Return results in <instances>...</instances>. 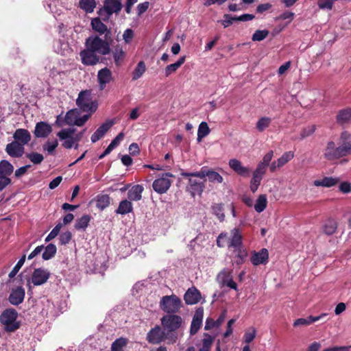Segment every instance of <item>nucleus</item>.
I'll use <instances>...</instances> for the list:
<instances>
[{
    "instance_id": "nucleus-31",
    "label": "nucleus",
    "mask_w": 351,
    "mask_h": 351,
    "mask_svg": "<svg viewBox=\"0 0 351 351\" xmlns=\"http://www.w3.org/2000/svg\"><path fill=\"white\" fill-rule=\"evenodd\" d=\"M95 205L100 210H103L110 204V197L107 194H99L96 196Z\"/></svg>"
},
{
    "instance_id": "nucleus-40",
    "label": "nucleus",
    "mask_w": 351,
    "mask_h": 351,
    "mask_svg": "<svg viewBox=\"0 0 351 351\" xmlns=\"http://www.w3.org/2000/svg\"><path fill=\"white\" fill-rule=\"evenodd\" d=\"M267 200L265 195H261L256 199L254 209L257 213L263 212L267 207Z\"/></svg>"
},
{
    "instance_id": "nucleus-2",
    "label": "nucleus",
    "mask_w": 351,
    "mask_h": 351,
    "mask_svg": "<svg viewBox=\"0 0 351 351\" xmlns=\"http://www.w3.org/2000/svg\"><path fill=\"white\" fill-rule=\"evenodd\" d=\"M18 313L13 308L5 309L0 315V323L4 326V329L8 332H13L18 330L21 324L16 322Z\"/></svg>"
},
{
    "instance_id": "nucleus-17",
    "label": "nucleus",
    "mask_w": 351,
    "mask_h": 351,
    "mask_svg": "<svg viewBox=\"0 0 351 351\" xmlns=\"http://www.w3.org/2000/svg\"><path fill=\"white\" fill-rule=\"evenodd\" d=\"M230 167L239 176L248 177L251 170L247 167H244L240 160L237 159H230L228 162Z\"/></svg>"
},
{
    "instance_id": "nucleus-41",
    "label": "nucleus",
    "mask_w": 351,
    "mask_h": 351,
    "mask_svg": "<svg viewBox=\"0 0 351 351\" xmlns=\"http://www.w3.org/2000/svg\"><path fill=\"white\" fill-rule=\"evenodd\" d=\"M14 170L13 166L7 160L0 162V175L8 176Z\"/></svg>"
},
{
    "instance_id": "nucleus-5",
    "label": "nucleus",
    "mask_w": 351,
    "mask_h": 351,
    "mask_svg": "<svg viewBox=\"0 0 351 351\" xmlns=\"http://www.w3.org/2000/svg\"><path fill=\"white\" fill-rule=\"evenodd\" d=\"M85 45L86 47L103 56L109 54L111 51L106 40H104L98 36H89L86 40Z\"/></svg>"
},
{
    "instance_id": "nucleus-28",
    "label": "nucleus",
    "mask_w": 351,
    "mask_h": 351,
    "mask_svg": "<svg viewBox=\"0 0 351 351\" xmlns=\"http://www.w3.org/2000/svg\"><path fill=\"white\" fill-rule=\"evenodd\" d=\"M327 316V313H322L318 316L310 315L307 318H299L294 321L293 326L298 327L300 326H308L317 321L322 319L323 317Z\"/></svg>"
},
{
    "instance_id": "nucleus-45",
    "label": "nucleus",
    "mask_w": 351,
    "mask_h": 351,
    "mask_svg": "<svg viewBox=\"0 0 351 351\" xmlns=\"http://www.w3.org/2000/svg\"><path fill=\"white\" fill-rule=\"evenodd\" d=\"M113 58L117 66L120 65V62L123 59L125 52L122 47L119 45H117L112 51Z\"/></svg>"
},
{
    "instance_id": "nucleus-55",
    "label": "nucleus",
    "mask_w": 351,
    "mask_h": 351,
    "mask_svg": "<svg viewBox=\"0 0 351 351\" xmlns=\"http://www.w3.org/2000/svg\"><path fill=\"white\" fill-rule=\"evenodd\" d=\"M228 233L221 232L217 238L216 244L219 247H224L227 245Z\"/></svg>"
},
{
    "instance_id": "nucleus-6",
    "label": "nucleus",
    "mask_w": 351,
    "mask_h": 351,
    "mask_svg": "<svg viewBox=\"0 0 351 351\" xmlns=\"http://www.w3.org/2000/svg\"><path fill=\"white\" fill-rule=\"evenodd\" d=\"M77 106L84 112H89L90 114L95 112L97 108L96 101H93L90 90H82L79 93L76 100Z\"/></svg>"
},
{
    "instance_id": "nucleus-9",
    "label": "nucleus",
    "mask_w": 351,
    "mask_h": 351,
    "mask_svg": "<svg viewBox=\"0 0 351 351\" xmlns=\"http://www.w3.org/2000/svg\"><path fill=\"white\" fill-rule=\"evenodd\" d=\"M172 177H173V175L171 173H163L160 178L153 182L152 187L154 190L159 194L166 193L171 185L172 182L169 178Z\"/></svg>"
},
{
    "instance_id": "nucleus-16",
    "label": "nucleus",
    "mask_w": 351,
    "mask_h": 351,
    "mask_svg": "<svg viewBox=\"0 0 351 351\" xmlns=\"http://www.w3.org/2000/svg\"><path fill=\"white\" fill-rule=\"evenodd\" d=\"M122 8V4L120 0H105L104 5V10L99 11V14L101 15L102 12H106L108 17L113 13H119Z\"/></svg>"
},
{
    "instance_id": "nucleus-51",
    "label": "nucleus",
    "mask_w": 351,
    "mask_h": 351,
    "mask_svg": "<svg viewBox=\"0 0 351 351\" xmlns=\"http://www.w3.org/2000/svg\"><path fill=\"white\" fill-rule=\"evenodd\" d=\"M25 261V255H23L19 259V261L17 262V263L14 267L12 270L9 273L8 276H9L10 278H14L17 274V273L19 272V269L23 265Z\"/></svg>"
},
{
    "instance_id": "nucleus-32",
    "label": "nucleus",
    "mask_w": 351,
    "mask_h": 351,
    "mask_svg": "<svg viewBox=\"0 0 351 351\" xmlns=\"http://www.w3.org/2000/svg\"><path fill=\"white\" fill-rule=\"evenodd\" d=\"M133 211V205L128 199H123L119 202L115 213L121 215H127Z\"/></svg>"
},
{
    "instance_id": "nucleus-18",
    "label": "nucleus",
    "mask_w": 351,
    "mask_h": 351,
    "mask_svg": "<svg viewBox=\"0 0 351 351\" xmlns=\"http://www.w3.org/2000/svg\"><path fill=\"white\" fill-rule=\"evenodd\" d=\"M203 315H204V309L202 307L198 308L195 313V315H193L191 324V328H190V334L191 335H195L198 330H199L202 324V319H203Z\"/></svg>"
},
{
    "instance_id": "nucleus-47",
    "label": "nucleus",
    "mask_w": 351,
    "mask_h": 351,
    "mask_svg": "<svg viewBox=\"0 0 351 351\" xmlns=\"http://www.w3.org/2000/svg\"><path fill=\"white\" fill-rule=\"evenodd\" d=\"M271 119L269 117H264L259 119L256 123V129L259 132H263L271 124Z\"/></svg>"
},
{
    "instance_id": "nucleus-50",
    "label": "nucleus",
    "mask_w": 351,
    "mask_h": 351,
    "mask_svg": "<svg viewBox=\"0 0 351 351\" xmlns=\"http://www.w3.org/2000/svg\"><path fill=\"white\" fill-rule=\"evenodd\" d=\"M262 179L263 178H261L260 176H255V175L252 174V178L250 180V191L252 193H255L258 190V186L261 184Z\"/></svg>"
},
{
    "instance_id": "nucleus-27",
    "label": "nucleus",
    "mask_w": 351,
    "mask_h": 351,
    "mask_svg": "<svg viewBox=\"0 0 351 351\" xmlns=\"http://www.w3.org/2000/svg\"><path fill=\"white\" fill-rule=\"evenodd\" d=\"M339 147H336L333 141H329L325 149L324 156L328 160H333L340 158V154L337 152Z\"/></svg>"
},
{
    "instance_id": "nucleus-13",
    "label": "nucleus",
    "mask_w": 351,
    "mask_h": 351,
    "mask_svg": "<svg viewBox=\"0 0 351 351\" xmlns=\"http://www.w3.org/2000/svg\"><path fill=\"white\" fill-rule=\"evenodd\" d=\"M25 296V289L22 286H19L12 289L8 297V301L14 306H19L23 303Z\"/></svg>"
},
{
    "instance_id": "nucleus-46",
    "label": "nucleus",
    "mask_w": 351,
    "mask_h": 351,
    "mask_svg": "<svg viewBox=\"0 0 351 351\" xmlns=\"http://www.w3.org/2000/svg\"><path fill=\"white\" fill-rule=\"evenodd\" d=\"M80 8L86 11V12H92L96 6L95 0H80Z\"/></svg>"
},
{
    "instance_id": "nucleus-63",
    "label": "nucleus",
    "mask_w": 351,
    "mask_h": 351,
    "mask_svg": "<svg viewBox=\"0 0 351 351\" xmlns=\"http://www.w3.org/2000/svg\"><path fill=\"white\" fill-rule=\"evenodd\" d=\"M274 155V152L272 150H270L263 157L262 161H261L259 163L263 164V165L268 167L269 165V163L272 159Z\"/></svg>"
},
{
    "instance_id": "nucleus-1",
    "label": "nucleus",
    "mask_w": 351,
    "mask_h": 351,
    "mask_svg": "<svg viewBox=\"0 0 351 351\" xmlns=\"http://www.w3.org/2000/svg\"><path fill=\"white\" fill-rule=\"evenodd\" d=\"M160 322L162 328L170 337V343L171 344L176 343L178 339L177 330L183 324L182 317L176 313L167 314L162 317Z\"/></svg>"
},
{
    "instance_id": "nucleus-36",
    "label": "nucleus",
    "mask_w": 351,
    "mask_h": 351,
    "mask_svg": "<svg viewBox=\"0 0 351 351\" xmlns=\"http://www.w3.org/2000/svg\"><path fill=\"white\" fill-rule=\"evenodd\" d=\"M90 219L91 217L89 215H84L80 218L76 219L75 223V228L77 230H85L88 227Z\"/></svg>"
},
{
    "instance_id": "nucleus-33",
    "label": "nucleus",
    "mask_w": 351,
    "mask_h": 351,
    "mask_svg": "<svg viewBox=\"0 0 351 351\" xmlns=\"http://www.w3.org/2000/svg\"><path fill=\"white\" fill-rule=\"evenodd\" d=\"M339 182V178L333 177H324L322 180L314 181V185L316 186L331 187L335 186Z\"/></svg>"
},
{
    "instance_id": "nucleus-48",
    "label": "nucleus",
    "mask_w": 351,
    "mask_h": 351,
    "mask_svg": "<svg viewBox=\"0 0 351 351\" xmlns=\"http://www.w3.org/2000/svg\"><path fill=\"white\" fill-rule=\"evenodd\" d=\"M25 156L34 165H39L44 160V156H43V154H39L38 152L28 153L26 154Z\"/></svg>"
},
{
    "instance_id": "nucleus-8",
    "label": "nucleus",
    "mask_w": 351,
    "mask_h": 351,
    "mask_svg": "<svg viewBox=\"0 0 351 351\" xmlns=\"http://www.w3.org/2000/svg\"><path fill=\"white\" fill-rule=\"evenodd\" d=\"M50 276L51 273L47 269L43 268L35 269L32 274L31 278L29 276L27 277L29 289L30 290L32 289L31 282L34 286H40L46 283Z\"/></svg>"
},
{
    "instance_id": "nucleus-22",
    "label": "nucleus",
    "mask_w": 351,
    "mask_h": 351,
    "mask_svg": "<svg viewBox=\"0 0 351 351\" xmlns=\"http://www.w3.org/2000/svg\"><path fill=\"white\" fill-rule=\"evenodd\" d=\"M294 158V152L289 151L285 152L280 158L277 160H274L269 166V169L271 172H274L277 169L283 167L285 164L289 162Z\"/></svg>"
},
{
    "instance_id": "nucleus-62",
    "label": "nucleus",
    "mask_w": 351,
    "mask_h": 351,
    "mask_svg": "<svg viewBox=\"0 0 351 351\" xmlns=\"http://www.w3.org/2000/svg\"><path fill=\"white\" fill-rule=\"evenodd\" d=\"M178 68L179 67L176 65V63L167 65L165 69V77H169L171 74L175 73L178 69Z\"/></svg>"
},
{
    "instance_id": "nucleus-42",
    "label": "nucleus",
    "mask_w": 351,
    "mask_h": 351,
    "mask_svg": "<svg viewBox=\"0 0 351 351\" xmlns=\"http://www.w3.org/2000/svg\"><path fill=\"white\" fill-rule=\"evenodd\" d=\"M146 71V66L143 61H140L132 73V80L139 79Z\"/></svg>"
},
{
    "instance_id": "nucleus-57",
    "label": "nucleus",
    "mask_w": 351,
    "mask_h": 351,
    "mask_svg": "<svg viewBox=\"0 0 351 351\" xmlns=\"http://www.w3.org/2000/svg\"><path fill=\"white\" fill-rule=\"evenodd\" d=\"M315 130L316 126L315 125L304 128L300 133L301 138L303 139L311 136L315 132Z\"/></svg>"
},
{
    "instance_id": "nucleus-11",
    "label": "nucleus",
    "mask_w": 351,
    "mask_h": 351,
    "mask_svg": "<svg viewBox=\"0 0 351 351\" xmlns=\"http://www.w3.org/2000/svg\"><path fill=\"white\" fill-rule=\"evenodd\" d=\"M82 63L85 66H93L99 62V57L96 52L86 47L80 53Z\"/></svg>"
},
{
    "instance_id": "nucleus-29",
    "label": "nucleus",
    "mask_w": 351,
    "mask_h": 351,
    "mask_svg": "<svg viewBox=\"0 0 351 351\" xmlns=\"http://www.w3.org/2000/svg\"><path fill=\"white\" fill-rule=\"evenodd\" d=\"M336 121L341 125L351 121V107L340 110L336 116Z\"/></svg>"
},
{
    "instance_id": "nucleus-53",
    "label": "nucleus",
    "mask_w": 351,
    "mask_h": 351,
    "mask_svg": "<svg viewBox=\"0 0 351 351\" xmlns=\"http://www.w3.org/2000/svg\"><path fill=\"white\" fill-rule=\"evenodd\" d=\"M72 238V233L67 230L66 232H63L60 234L58 238L59 244L61 245H64L70 242Z\"/></svg>"
},
{
    "instance_id": "nucleus-35",
    "label": "nucleus",
    "mask_w": 351,
    "mask_h": 351,
    "mask_svg": "<svg viewBox=\"0 0 351 351\" xmlns=\"http://www.w3.org/2000/svg\"><path fill=\"white\" fill-rule=\"evenodd\" d=\"M92 29L98 32L100 35L104 34L107 31V26L101 22L99 18H94L91 21Z\"/></svg>"
},
{
    "instance_id": "nucleus-38",
    "label": "nucleus",
    "mask_w": 351,
    "mask_h": 351,
    "mask_svg": "<svg viewBox=\"0 0 351 351\" xmlns=\"http://www.w3.org/2000/svg\"><path fill=\"white\" fill-rule=\"evenodd\" d=\"M128 340L124 337L117 339L111 346V351H123V348L127 346Z\"/></svg>"
},
{
    "instance_id": "nucleus-39",
    "label": "nucleus",
    "mask_w": 351,
    "mask_h": 351,
    "mask_svg": "<svg viewBox=\"0 0 351 351\" xmlns=\"http://www.w3.org/2000/svg\"><path fill=\"white\" fill-rule=\"evenodd\" d=\"M57 247L53 243L48 244L45 248V251L43 253L42 257L44 260L48 261L52 258L56 254Z\"/></svg>"
},
{
    "instance_id": "nucleus-26",
    "label": "nucleus",
    "mask_w": 351,
    "mask_h": 351,
    "mask_svg": "<svg viewBox=\"0 0 351 351\" xmlns=\"http://www.w3.org/2000/svg\"><path fill=\"white\" fill-rule=\"evenodd\" d=\"M113 122L111 121H107L106 122L101 124L97 130L92 134L91 136V141L93 143H96L99 139H101L105 134L109 130V129L112 126Z\"/></svg>"
},
{
    "instance_id": "nucleus-25",
    "label": "nucleus",
    "mask_w": 351,
    "mask_h": 351,
    "mask_svg": "<svg viewBox=\"0 0 351 351\" xmlns=\"http://www.w3.org/2000/svg\"><path fill=\"white\" fill-rule=\"evenodd\" d=\"M14 141L25 146L31 141L30 132L24 128L16 129L13 134Z\"/></svg>"
},
{
    "instance_id": "nucleus-4",
    "label": "nucleus",
    "mask_w": 351,
    "mask_h": 351,
    "mask_svg": "<svg viewBox=\"0 0 351 351\" xmlns=\"http://www.w3.org/2000/svg\"><path fill=\"white\" fill-rule=\"evenodd\" d=\"M159 306L167 314L178 313L182 307V300L175 294L165 295L160 299Z\"/></svg>"
},
{
    "instance_id": "nucleus-23",
    "label": "nucleus",
    "mask_w": 351,
    "mask_h": 351,
    "mask_svg": "<svg viewBox=\"0 0 351 351\" xmlns=\"http://www.w3.org/2000/svg\"><path fill=\"white\" fill-rule=\"evenodd\" d=\"M184 300L186 304H195L201 300V293L196 287H192L184 293Z\"/></svg>"
},
{
    "instance_id": "nucleus-21",
    "label": "nucleus",
    "mask_w": 351,
    "mask_h": 351,
    "mask_svg": "<svg viewBox=\"0 0 351 351\" xmlns=\"http://www.w3.org/2000/svg\"><path fill=\"white\" fill-rule=\"evenodd\" d=\"M112 71L107 67L100 69L97 73V80L100 90H104L106 84L112 80Z\"/></svg>"
},
{
    "instance_id": "nucleus-58",
    "label": "nucleus",
    "mask_w": 351,
    "mask_h": 351,
    "mask_svg": "<svg viewBox=\"0 0 351 351\" xmlns=\"http://www.w3.org/2000/svg\"><path fill=\"white\" fill-rule=\"evenodd\" d=\"M204 337H205V338H204L202 340V348L210 350V347L213 344L214 339L208 333H204Z\"/></svg>"
},
{
    "instance_id": "nucleus-37",
    "label": "nucleus",
    "mask_w": 351,
    "mask_h": 351,
    "mask_svg": "<svg viewBox=\"0 0 351 351\" xmlns=\"http://www.w3.org/2000/svg\"><path fill=\"white\" fill-rule=\"evenodd\" d=\"M213 213L217 217V219L221 222L225 219L224 208L222 203L214 204L212 207Z\"/></svg>"
},
{
    "instance_id": "nucleus-43",
    "label": "nucleus",
    "mask_w": 351,
    "mask_h": 351,
    "mask_svg": "<svg viewBox=\"0 0 351 351\" xmlns=\"http://www.w3.org/2000/svg\"><path fill=\"white\" fill-rule=\"evenodd\" d=\"M210 128L207 124V123L203 121L199 125V128H198V131H197V141L199 142L201 141V140L204 138L205 136H206L207 135H208V134L210 133Z\"/></svg>"
},
{
    "instance_id": "nucleus-56",
    "label": "nucleus",
    "mask_w": 351,
    "mask_h": 351,
    "mask_svg": "<svg viewBox=\"0 0 351 351\" xmlns=\"http://www.w3.org/2000/svg\"><path fill=\"white\" fill-rule=\"evenodd\" d=\"M317 5L321 10H331L334 3L330 0H318Z\"/></svg>"
},
{
    "instance_id": "nucleus-49",
    "label": "nucleus",
    "mask_w": 351,
    "mask_h": 351,
    "mask_svg": "<svg viewBox=\"0 0 351 351\" xmlns=\"http://www.w3.org/2000/svg\"><path fill=\"white\" fill-rule=\"evenodd\" d=\"M256 330L254 327H250L248 330H247L243 335L244 342L249 345L256 337Z\"/></svg>"
},
{
    "instance_id": "nucleus-52",
    "label": "nucleus",
    "mask_w": 351,
    "mask_h": 351,
    "mask_svg": "<svg viewBox=\"0 0 351 351\" xmlns=\"http://www.w3.org/2000/svg\"><path fill=\"white\" fill-rule=\"evenodd\" d=\"M269 33V31L267 29L256 30L252 35V40L253 41H261L267 37Z\"/></svg>"
},
{
    "instance_id": "nucleus-59",
    "label": "nucleus",
    "mask_w": 351,
    "mask_h": 351,
    "mask_svg": "<svg viewBox=\"0 0 351 351\" xmlns=\"http://www.w3.org/2000/svg\"><path fill=\"white\" fill-rule=\"evenodd\" d=\"M267 168V167L258 162L256 169L253 172V174L255 176H260L261 178H263V176L265 175V173L266 172Z\"/></svg>"
},
{
    "instance_id": "nucleus-44",
    "label": "nucleus",
    "mask_w": 351,
    "mask_h": 351,
    "mask_svg": "<svg viewBox=\"0 0 351 351\" xmlns=\"http://www.w3.org/2000/svg\"><path fill=\"white\" fill-rule=\"evenodd\" d=\"M337 152L339 153L340 158L351 154V141L341 143Z\"/></svg>"
},
{
    "instance_id": "nucleus-54",
    "label": "nucleus",
    "mask_w": 351,
    "mask_h": 351,
    "mask_svg": "<svg viewBox=\"0 0 351 351\" xmlns=\"http://www.w3.org/2000/svg\"><path fill=\"white\" fill-rule=\"evenodd\" d=\"M62 227V224L61 223H58L47 235L45 239V241L49 242L56 238L59 234Z\"/></svg>"
},
{
    "instance_id": "nucleus-34",
    "label": "nucleus",
    "mask_w": 351,
    "mask_h": 351,
    "mask_svg": "<svg viewBox=\"0 0 351 351\" xmlns=\"http://www.w3.org/2000/svg\"><path fill=\"white\" fill-rule=\"evenodd\" d=\"M337 228V223L333 219H327L324 224L322 226V231L326 235H332L333 234Z\"/></svg>"
},
{
    "instance_id": "nucleus-10",
    "label": "nucleus",
    "mask_w": 351,
    "mask_h": 351,
    "mask_svg": "<svg viewBox=\"0 0 351 351\" xmlns=\"http://www.w3.org/2000/svg\"><path fill=\"white\" fill-rule=\"evenodd\" d=\"M193 175L199 176V178L204 180L205 182H206V177L208 178L209 182L213 183L219 184L223 181V177L219 173L208 169L207 167H203L199 171H196Z\"/></svg>"
},
{
    "instance_id": "nucleus-24",
    "label": "nucleus",
    "mask_w": 351,
    "mask_h": 351,
    "mask_svg": "<svg viewBox=\"0 0 351 351\" xmlns=\"http://www.w3.org/2000/svg\"><path fill=\"white\" fill-rule=\"evenodd\" d=\"M51 132V125L45 121H40L36 124L34 134L36 138H46Z\"/></svg>"
},
{
    "instance_id": "nucleus-15",
    "label": "nucleus",
    "mask_w": 351,
    "mask_h": 351,
    "mask_svg": "<svg viewBox=\"0 0 351 351\" xmlns=\"http://www.w3.org/2000/svg\"><path fill=\"white\" fill-rule=\"evenodd\" d=\"M250 261L254 266L266 265L269 261L268 250L266 248H263L258 252L253 251Z\"/></svg>"
},
{
    "instance_id": "nucleus-12",
    "label": "nucleus",
    "mask_w": 351,
    "mask_h": 351,
    "mask_svg": "<svg viewBox=\"0 0 351 351\" xmlns=\"http://www.w3.org/2000/svg\"><path fill=\"white\" fill-rule=\"evenodd\" d=\"M75 132V128L62 129L57 134L60 140H64L62 146L66 149H71L75 143L73 135Z\"/></svg>"
},
{
    "instance_id": "nucleus-64",
    "label": "nucleus",
    "mask_w": 351,
    "mask_h": 351,
    "mask_svg": "<svg viewBox=\"0 0 351 351\" xmlns=\"http://www.w3.org/2000/svg\"><path fill=\"white\" fill-rule=\"evenodd\" d=\"M91 114H84V116L76 118L74 121V124L77 126H82L88 120Z\"/></svg>"
},
{
    "instance_id": "nucleus-61",
    "label": "nucleus",
    "mask_w": 351,
    "mask_h": 351,
    "mask_svg": "<svg viewBox=\"0 0 351 351\" xmlns=\"http://www.w3.org/2000/svg\"><path fill=\"white\" fill-rule=\"evenodd\" d=\"M134 37V32L132 29H127L124 31L123 38L125 43L129 44L131 43Z\"/></svg>"
},
{
    "instance_id": "nucleus-30",
    "label": "nucleus",
    "mask_w": 351,
    "mask_h": 351,
    "mask_svg": "<svg viewBox=\"0 0 351 351\" xmlns=\"http://www.w3.org/2000/svg\"><path fill=\"white\" fill-rule=\"evenodd\" d=\"M144 189L142 185L136 184L132 187L128 193L129 201H139L142 198V193Z\"/></svg>"
},
{
    "instance_id": "nucleus-19",
    "label": "nucleus",
    "mask_w": 351,
    "mask_h": 351,
    "mask_svg": "<svg viewBox=\"0 0 351 351\" xmlns=\"http://www.w3.org/2000/svg\"><path fill=\"white\" fill-rule=\"evenodd\" d=\"M248 252L245 246L232 250V264L237 266L243 265L247 260Z\"/></svg>"
},
{
    "instance_id": "nucleus-7",
    "label": "nucleus",
    "mask_w": 351,
    "mask_h": 351,
    "mask_svg": "<svg viewBox=\"0 0 351 351\" xmlns=\"http://www.w3.org/2000/svg\"><path fill=\"white\" fill-rule=\"evenodd\" d=\"M146 340L150 344L158 345L162 341H167V343L170 344V337L167 335L166 331L162 329L159 325H156L147 333Z\"/></svg>"
},
{
    "instance_id": "nucleus-20",
    "label": "nucleus",
    "mask_w": 351,
    "mask_h": 351,
    "mask_svg": "<svg viewBox=\"0 0 351 351\" xmlns=\"http://www.w3.org/2000/svg\"><path fill=\"white\" fill-rule=\"evenodd\" d=\"M5 152L12 158H20L25 152V147L20 143L13 141L5 147Z\"/></svg>"
},
{
    "instance_id": "nucleus-14",
    "label": "nucleus",
    "mask_w": 351,
    "mask_h": 351,
    "mask_svg": "<svg viewBox=\"0 0 351 351\" xmlns=\"http://www.w3.org/2000/svg\"><path fill=\"white\" fill-rule=\"evenodd\" d=\"M227 246L230 248H239L244 246L243 243V236L239 228H234L231 230L230 237H228Z\"/></svg>"
},
{
    "instance_id": "nucleus-60",
    "label": "nucleus",
    "mask_w": 351,
    "mask_h": 351,
    "mask_svg": "<svg viewBox=\"0 0 351 351\" xmlns=\"http://www.w3.org/2000/svg\"><path fill=\"white\" fill-rule=\"evenodd\" d=\"M58 145V142L57 140H55L53 142L50 143L47 141L46 144L43 146L44 150L48 152L49 154H52Z\"/></svg>"
},
{
    "instance_id": "nucleus-3",
    "label": "nucleus",
    "mask_w": 351,
    "mask_h": 351,
    "mask_svg": "<svg viewBox=\"0 0 351 351\" xmlns=\"http://www.w3.org/2000/svg\"><path fill=\"white\" fill-rule=\"evenodd\" d=\"M194 173L195 172L188 173L183 171L180 173L182 177L188 179L186 191L190 193L193 197H194L196 195H201L205 188L204 180L201 181L197 180L199 176L191 175Z\"/></svg>"
}]
</instances>
